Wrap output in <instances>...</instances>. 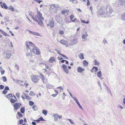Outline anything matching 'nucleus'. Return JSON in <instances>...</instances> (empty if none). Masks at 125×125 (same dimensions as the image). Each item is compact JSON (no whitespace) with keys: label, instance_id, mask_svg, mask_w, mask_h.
<instances>
[{"label":"nucleus","instance_id":"7","mask_svg":"<svg viewBox=\"0 0 125 125\" xmlns=\"http://www.w3.org/2000/svg\"><path fill=\"white\" fill-rule=\"evenodd\" d=\"M106 11V9H103L102 8H100L98 11V17H99V15H104Z\"/></svg>","mask_w":125,"mask_h":125},{"label":"nucleus","instance_id":"37","mask_svg":"<svg viewBox=\"0 0 125 125\" xmlns=\"http://www.w3.org/2000/svg\"><path fill=\"white\" fill-rule=\"evenodd\" d=\"M1 33L3 34L5 36H9V35L3 31H2Z\"/></svg>","mask_w":125,"mask_h":125},{"label":"nucleus","instance_id":"58","mask_svg":"<svg viewBox=\"0 0 125 125\" xmlns=\"http://www.w3.org/2000/svg\"><path fill=\"white\" fill-rule=\"evenodd\" d=\"M4 87V86L2 85H0V89L1 90L3 89Z\"/></svg>","mask_w":125,"mask_h":125},{"label":"nucleus","instance_id":"26","mask_svg":"<svg viewBox=\"0 0 125 125\" xmlns=\"http://www.w3.org/2000/svg\"><path fill=\"white\" fill-rule=\"evenodd\" d=\"M59 8V6L57 4L55 5V7H54V10H53L54 11H56L58 10Z\"/></svg>","mask_w":125,"mask_h":125},{"label":"nucleus","instance_id":"56","mask_svg":"<svg viewBox=\"0 0 125 125\" xmlns=\"http://www.w3.org/2000/svg\"><path fill=\"white\" fill-rule=\"evenodd\" d=\"M59 88L61 90H63V88H62V86L58 87L57 88V89Z\"/></svg>","mask_w":125,"mask_h":125},{"label":"nucleus","instance_id":"22","mask_svg":"<svg viewBox=\"0 0 125 125\" xmlns=\"http://www.w3.org/2000/svg\"><path fill=\"white\" fill-rule=\"evenodd\" d=\"M2 5H1V6L2 8H3L4 7L5 9H8V7L5 3H3Z\"/></svg>","mask_w":125,"mask_h":125},{"label":"nucleus","instance_id":"46","mask_svg":"<svg viewBox=\"0 0 125 125\" xmlns=\"http://www.w3.org/2000/svg\"><path fill=\"white\" fill-rule=\"evenodd\" d=\"M0 71L1 72V75H3V74H4L5 72V71L3 69L1 70Z\"/></svg>","mask_w":125,"mask_h":125},{"label":"nucleus","instance_id":"49","mask_svg":"<svg viewBox=\"0 0 125 125\" xmlns=\"http://www.w3.org/2000/svg\"><path fill=\"white\" fill-rule=\"evenodd\" d=\"M15 68L17 70L19 71V68L18 66L17 65V64H15Z\"/></svg>","mask_w":125,"mask_h":125},{"label":"nucleus","instance_id":"34","mask_svg":"<svg viewBox=\"0 0 125 125\" xmlns=\"http://www.w3.org/2000/svg\"><path fill=\"white\" fill-rule=\"evenodd\" d=\"M6 97L7 98H9L10 97L12 98L13 97V96L11 94H10L6 95Z\"/></svg>","mask_w":125,"mask_h":125},{"label":"nucleus","instance_id":"30","mask_svg":"<svg viewBox=\"0 0 125 125\" xmlns=\"http://www.w3.org/2000/svg\"><path fill=\"white\" fill-rule=\"evenodd\" d=\"M68 11L67 10H62L61 12L63 14H64L68 13Z\"/></svg>","mask_w":125,"mask_h":125},{"label":"nucleus","instance_id":"6","mask_svg":"<svg viewBox=\"0 0 125 125\" xmlns=\"http://www.w3.org/2000/svg\"><path fill=\"white\" fill-rule=\"evenodd\" d=\"M47 24L48 26H49L51 28H52L54 26V21L52 18H50L48 23Z\"/></svg>","mask_w":125,"mask_h":125},{"label":"nucleus","instance_id":"28","mask_svg":"<svg viewBox=\"0 0 125 125\" xmlns=\"http://www.w3.org/2000/svg\"><path fill=\"white\" fill-rule=\"evenodd\" d=\"M27 95L26 94H25L24 93H22V94L21 95V97L24 100L25 99V97H26Z\"/></svg>","mask_w":125,"mask_h":125},{"label":"nucleus","instance_id":"16","mask_svg":"<svg viewBox=\"0 0 125 125\" xmlns=\"http://www.w3.org/2000/svg\"><path fill=\"white\" fill-rule=\"evenodd\" d=\"M52 116L54 117V120L55 121H57L58 120V115L57 114H53Z\"/></svg>","mask_w":125,"mask_h":125},{"label":"nucleus","instance_id":"9","mask_svg":"<svg viewBox=\"0 0 125 125\" xmlns=\"http://www.w3.org/2000/svg\"><path fill=\"white\" fill-rule=\"evenodd\" d=\"M62 68L64 71L67 74L68 73L69 71L67 68V66L65 64H63L62 66Z\"/></svg>","mask_w":125,"mask_h":125},{"label":"nucleus","instance_id":"14","mask_svg":"<svg viewBox=\"0 0 125 125\" xmlns=\"http://www.w3.org/2000/svg\"><path fill=\"white\" fill-rule=\"evenodd\" d=\"M84 70V69L81 67H79L77 68V71L78 73H81Z\"/></svg>","mask_w":125,"mask_h":125},{"label":"nucleus","instance_id":"1","mask_svg":"<svg viewBox=\"0 0 125 125\" xmlns=\"http://www.w3.org/2000/svg\"><path fill=\"white\" fill-rule=\"evenodd\" d=\"M37 15L35 16V17H34V14L33 12L30 11L29 13V15L34 21L36 22H38V24L41 27H43L44 25L42 20H43L44 18L42 16V14L38 10L37 12Z\"/></svg>","mask_w":125,"mask_h":125},{"label":"nucleus","instance_id":"20","mask_svg":"<svg viewBox=\"0 0 125 125\" xmlns=\"http://www.w3.org/2000/svg\"><path fill=\"white\" fill-rule=\"evenodd\" d=\"M55 61V59L53 57H52L49 59V62H50L53 63V62H54Z\"/></svg>","mask_w":125,"mask_h":125},{"label":"nucleus","instance_id":"32","mask_svg":"<svg viewBox=\"0 0 125 125\" xmlns=\"http://www.w3.org/2000/svg\"><path fill=\"white\" fill-rule=\"evenodd\" d=\"M55 5L53 4L51 5L50 7V9L52 10H54V8L55 7Z\"/></svg>","mask_w":125,"mask_h":125},{"label":"nucleus","instance_id":"61","mask_svg":"<svg viewBox=\"0 0 125 125\" xmlns=\"http://www.w3.org/2000/svg\"><path fill=\"white\" fill-rule=\"evenodd\" d=\"M39 119L40 120V121L41 120L42 121H44V120L42 116H41L40 118H39Z\"/></svg>","mask_w":125,"mask_h":125},{"label":"nucleus","instance_id":"24","mask_svg":"<svg viewBox=\"0 0 125 125\" xmlns=\"http://www.w3.org/2000/svg\"><path fill=\"white\" fill-rule=\"evenodd\" d=\"M83 65L84 66H87L88 65V63L86 60H84L83 62Z\"/></svg>","mask_w":125,"mask_h":125},{"label":"nucleus","instance_id":"52","mask_svg":"<svg viewBox=\"0 0 125 125\" xmlns=\"http://www.w3.org/2000/svg\"><path fill=\"white\" fill-rule=\"evenodd\" d=\"M7 92L4 89L2 91L3 94H6Z\"/></svg>","mask_w":125,"mask_h":125},{"label":"nucleus","instance_id":"48","mask_svg":"<svg viewBox=\"0 0 125 125\" xmlns=\"http://www.w3.org/2000/svg\"><path fill=\"white\" fill-rule=\"evenodd\" d=\"M73 98L74 100L76 102V103H77V102H78V100L76 98V97H73Z\"/></svg>","mask_w":125,"mask_h":125},{"label":"nucleus","instance_id":"60","mask_svg":"<svg viewBox=\"0 0 125 125\" xmlns=\"http://www.w3.org/2000/svg\"><path fill=\"white\" fill-rule=\"evenodd\" d=\"M4 89L6 90H8L9 89V88L8 86H6Z\"/></svg>","mask_w":125,"mask_h":125},{"label":"nucleus","instance_id":"43","mask_svg":"<svg viewBox=\"0 0 125 125\" xmlns=\"http://www.w3.org/2000/svg\"><path fill=\"white\" fill-rule=\"evenodd\" d=\"M29 105L31 106L33 105L34 104V102L31 101H29Z\"/></svg>","mask_w":125,"mask_h":125},{"label":"nucleus","instance_id":"27","mask_svg":"<svg viewBox=\"0 0 125 125\" xmlns=\"http://www.w3.org/2000/svg\"><path fill=\"white\" fill-rule=\"evenodd\" d=\"M94 64L95 65H99L100 64V63L97 60H94Z\"/></svg>","mask_w":125,"mask_h":125},{"label":"nucleus","instance_id":"35","mask_svg":"<svg viewBox=\"0 0 125 125\" xmlns=\"http://www.w3.org/2000/svg\"><path fill=\"white\" fill-rule=\"evenodd\" d=\"M21 112L22 113H23L25 112V108L24 107H21L20 109Z\"/></svg>","mask_w":125,"mask_h":125},{"label":"nucleus","instance_id":"57","mask_svg":"<svg viewBox=\"0 0 125 125\" xmlns=\"http://www.w3.org/2000/svg\"><path fill=\"white\" fill-rule=\"evenodd\" d=\"M17 114L20 116L21 117L22 116V115L20 112H18L17 113Z\"/></svg>","mask_w":125,"mask_h":125},{"label":"nucleus","instance_id":"5","mask_svg":"<svg viewBox=\"0 0 125 125\" xmlns=\"http://www.w3.org/2000/svg\"><path fill=\"white\" fill-rule=\"evenodd\" d=\"M107 12L106 13L108 16L111 17L112 16L111 13L113 11L112 8L108 6L107 9Z\"/></svg>","mask_w":125,"mask_h":125},{"label":"nucleus","instance_id":"31","mask_svg":"<svg viewBox=\"0 0 125 125\" xmlns=\"http://www.w3.org/2000/svg\"><path fill=\"white\" fill-rule=\"evenodd\" d=\"M17 101V100H16L14 99H13L11 98L10 99V102L12 103H14Z\"/></svg>","mask_w":125,"mask_h":125},{"label":"nucleus","instance_id":"36","mask_svg":"<svg viewBox=\"0 0 125 125\" xmlns=\"http://www.w3.org/2000/svg\"><path fill=\"white\" fill-rule=\"evenodd\" d=\"M8 9L11 10L12 11H14V8L11 6H10V7H9L8 8Z\"/></svg>","mask_w":125,"mask_h":125},{"label":"nucleus","instance_id":"39","mask_svg":"<svg viewBox=\"0 0 125 125\" xmlns=\"http://www.w3.org/2000/svg\"><path fill=\"white\" fill-rule=\"evenodd\" d=\"M32 109L34 110V111H36L37 109V108L36 105H34L32 107Z\"/></svg>","mask_w":125,"mask_h":125},{"label":"nucleus","instance_id":"3","mask_svg":"<svg viewBox=\"0 0 125 125\" xmlns=\"http://www.w3.org/2000/svg\"><path fill=\"white\" fill-rule=\"evenodd\" d=\"M30 42V45L31 46V49H32V51L36 55L39 54L40 53V50L35 44L32 43L31 42Z\"/></svg>","mask_w":125,"mask_h":125},{"label":"nucleus","instance_id":"54","mask_svg":"<svg viewBox=\"0 0 125 125\" xmlns=\"http://www.w3.org/2000/svg\"><path fill=\"white\" fill-rule=\"evenodd\" d=\"M26 98L28 100H30L31 99V98L29 96L27 95L26 97Z\"/></svg>","mask_w":125,"mask_h":125},{"label":"nucleus","instance_id":"42","mask_svg":"<svg viewBox=\"0 0 125 125\" xmlns=\"http://www.w3.org/2000/svg\"><path fill=\"white\" fill-rule=\"evenodd\" d=\"M59 33L61 35H63L64 33V31H63L61 30L59 31Z\"/></svg>","mask_w":125,"mask_h":125},{"label":"nucleus","instance_id":"64","mask_svg":"<svg viewBox=\"0 0 125 125\" xmlns=\"http://www.w3.org/2000/svg\"><path fill=\"white\" fill-rule=\"evenodd\" d=\"M80 20L82 23H85V21L84 20H83L81 19H80Z\"/></svg>","mask_w":125,"mask_h":125},{"label":"nucleus","instance_id":"10","mask_svg":"<svg viewBox=\"0 0 125 125\" xmlns=\"http://www.w3.org/2000/svg\"><path fill=\"white\" fill-rule=\"evenodd\" d=\"M27 31H28L29 33H31L33 35L38 36H39L40 37L41 36V34L38 32H37L34 31H31L28 30H27Z\"/></svg>","mask_w":125,"mask_h":125},{"label":"nucleus","instance_id":"62","mask_svg":"<svg viewBox=\"0 0 125 125\" xmlns=\"http://www.w3.org/2000/svg\"><path fill=\"white\" fill-rule=\"evenodd\" d=\"M61 56H62L64 58V59H67L68 58V57L66 56L63 54H62Z\"/></svg>","mask_w":125,"mask_h":125},{"label":"nucleus","instance_id":"12","mask_svg":"<svg viewBox=\"0 0 125 125\" xmlns=\"http://www.w3.org/2000/svg\"><path fill=\"white\" fill-rule=\"evenodd\" d=\"M60 43L62 44L65 45L66 47L68 46V43L66 40H62L60 41Z\"/></svg>","mask_w":125,"mask_h":125},{"label":"nucleus","instance_id":"44","mask_svg":"<svg viewBox=\"0 0 125 125\" xmlns=\"http://www.w3.org/2000/svg\"><path fill=\"white\" fill-rule=\"evenodd\" d=\"M3 81L4 82H6L7 81V78L5 76H3L2 77Z\"/></svg>","mask_w":125,"mask_h":125},{"label":"nucleus","instance_id":"23","mask_svg":"<svg viewBox=\"0 0 125 125\" xmlns=\"http://www.w3.org/2000/svg\"><path fill=\"white\" fill-rule=\"evenodd\" d=\"M121 19L124 21H125V13H123L121 16Z\"/></svg>","mask_w":125,"mask_h":125},{"label":"nucleus","instance_id":"2","mask_svg":"<svg viewBox=\"0 0 125 125\" xmlns=\"http://www.w3.org/2000/svg\"><path fill=\"white\" fill-rule=\"evenodd\" d=\"M26 46V55L27 56H31L32 55L31 50V46L30 45V42H25Z\"/></svg>","mask_w":125,"mask_h":125},{"label":"nucleus","instance_id":"38","mask_svg":"<svg viewBox=\"0 0 125 125\" xmlns=\"http://www.w3.org/2000/svg\"><path fill=\"white\" fill-rule=\"evenodd\" d=\"M35 94L32 91H31L29 94V95L31 96H34Z\"/></svg>","mask_w":125,"mask_h":125},{"label":"nucleus","instance_id":"59","mask_svg":"<svg viewBox=\"0 0 125 125\" xmlns=\"http://www.w3.org/2000/svg\"><path fill=\"white\" fill-rule=\"evenodd\" d=\"M117 107L118 108H120L122 109L123 108V107L120 105H118Z\"/></svg>","mask_w":125,"mask_h":125},{"label":"nucleus","instance_id":"47","mask_svg":"<svg viewBox=\"0 0 125 125\" xmlns=\"http://www.w3.org/2000/svg\"><path fill=\"white\" fill-rule=\"evenodd\" d=\"M73 98L74 100L76 102V103H77V102H78V100L76 98V97H73Z\"/></svg>","mask_w":125,"mask_h":125},{"label":"nucleus","instance_id":"8","mask_svg":"<svg viewBox=\"0 0 125 125\" xmlns=\"http://www.w3.org/2000/svg\"><path fill=\"white\" fill-rule=\"evenodd\" d=\"M88 36V34L87 32L86 31H85L84 32L82 35V38L83 39V41L86 40L87 39Z\"/></svg>","mask_w":125,"mask_h":125},{"label":"nucleus","instance_id":"19","mask_svg":"<svg viewBox=\"0 0 125 125\" xmlns=\"http://www.w3.org/2000/svg\"><path fill=\"white\" fill-rule=\"evenodd\" d=\"M70 20L72 21V22H74L76 20L75 18L74 19H73L74 17V16L73 15H71L70 16Z\"/></svg>","mask_w":125,"mask_h":125},{"label":"nucleus","instance_id":"13","mask_svg":"<svg viewBox=\"0 0 125 125\" xmlns=\"http://www.w3.org/2000/svg\"><path fill=\"white\" fill-rule=\"evenodd\" d=\"M40 77L41 78L43 82L45 83H46L47 82V80L44 77V76L42 74H41Z\"/></svg>","mask_w":125,"mask_h":125},{"label":"nucleus","instance_id":"45","mask_svg":"<svg viewBox=\"0 0 125 125\" xmlns=\"http://www.w3.org/2000/svg\"><path fill=\"white\" fill-rule=\"evenodd\" d=\"M68 120L70 121V123L72 124H75L74 123V122L73 121V120H71L70 119H68Z\"/></svg>","mask_w":125,"mask_h":125},{"label":"nucleus","instance_id":"51","mask_svg":"<svg viewBox=\"0 0 125 125\" xmlns=\"http://www.w3.org/2000/svg\"><path fill=\"white\" fill-rule=\"evenodd\" d=\"M43 65H44V66H45L46 67V69H45V71H47V70H46L47 69H48L49 68L48 67V66L46 65L45 64H43Z\"/></svg>","mask_w":125,"mask_h":125},{"label":"nucleus","instance_id":"25","mask_svg":"<svg viewBox=\"0 0 125 125\" xmlns=\"http://www.w3.org/2000/svg\"><path fill=\"white\" fill-rule=\"evenodd\" d=\"M53 86L50 84H48L46 85V86L47 88L48 89H52V88Z\"/></svg>","mask_w":125,"mask_h":125},{"label":"nucleus","instance_id":"17","mask_svg":"<svg viewBox=\"0 0 125 125\" xmlns=\"http://www.w3.org/2000/svg\"><path fill=\"white\" fill-rule=\"evenodd\" d=\"M97 76L98 77L100 78L101 79H102L103 78L102 77V72L101 71L98 72L97 73Z\"/></svg>","mask_w":125,"mask_h":125},{"label":"nucleus","instance_id":"53","mask_svg":"<svg viewBox=\"0 0 125 125\" xmlns=\"http://www.w3.org/2000/svg\"><path fill=\"white\" fill-rule=\"evenodd\" d=\"M103 42L105 44L107 43V42L105 39H104L103 40Z\"/></svg>","mask_w":125,"mask_h":125},{"label":"nucleus","instance_id":"63","mask_svg":"<svg viewBox=\"0 0 125 125\" xmlns=\"http://www.w3.org/2000/svg\"><path fill=\"white\" fill-rule=\"evenodd\" d=\"M23 122V120L22 119H21L19 121V123L20 124H21Z\"/></svg>","mask_w":125,"mask_h":125},{"label":"nucleus","instance_id":"15","mask_svg":"<svg viewBox=\"0 0 125 125\" xmlns=\"http://www.w3.org/2000/svg\"><path fill=\"white\" fill-rule=\"evenodd\" d=\"M78 42L76 38H74V39L72 40L71 42V45H73L76 44Z\"/></svg>","mask_w":125,"mask_h":125},{"label":"nucleus","instance_id":"33","mask_svg":"<svg viewBox=\"0 0 125 125\" xmlns=\"http://www.w3.org/2000/svg\"><path fill=\"white\" fill-rule=\"evenodd\" d=\"M42 112V113L45 115H46L47 113V111L44 110H43Z\"/></svg>","mask_w":125,"mask_h":125},{"label":"nucleus","instance_id":"55","mask_svg":"<svg viewBox=\"0 0 125 125\" xmlns=\"http://www.w3.org/2000/svg\"><path fill=\"white\" fill-rule=\"evenodd\" d=\"M36 2L39 3H40L42 1V0H34Z\"/></svg>","mask_w":125,"mask_h":125},{"label":"nucleus","instance_id":"41","mask_svg":"<svg viewBox=\"0 0 125 125\" xmlns=\"http://www.w3.org/2000/svg\"><path fill=\"white\" fill-rule=\"evenodd\" d=\"M121 5H123L125 4V0H120Z\"/></svg>","mask_w":125,"mask_h":125},{"label":"nucleus","instance_id":"11","mask_svg":"<svg viewBox=\"0 0 125 125\" xmlns=\"http://www.w3.org/2000/svg\"><path fill=\"white\" fill-rule=\"evenodd\" d=\"M21 105V104L16 103L13 105V107L14 108L15 110H17L18 109H19Z\"/></svg>","mask_w":125,"mask_h":125},{"label":"nucleus","instance_id":"29","mask_svg":"<svg viewBox=\"0 0 125 125\" xmlns=\"http://www.w3.org/2000/svg\"><path fill=\"white\" fill-rule=\"evenodd\" d=\"M106 89L108 93H110L111 96H112V94L111 93L110 90L108 88V87H106Z\"/></svg>","mask_w":125,"mask_h":125},{"label":"nucleus","instance_id":"40","mask_svg":"<svg viewBox=\"0 0 125 125\" xmlns=\"http://www.w3.org/2000/svg\"><path fill=\"white\" fill-rule=\"evenodd\" d=\"M11 54H7L6 55V57L7 58H9L11 56Z\"/></svg>","mask_w":125,"mask_h":125},{"label":"nucleus","instance_id":"21","mask_svg":"<svg viewBox=\"0 0 125 125\" xmlns=\"http://www.w3.org/2000/svg\"><path fill=\"white\" fill-rule=\"evenodd\" d=\"M98 70V68L97 67H94L91 70V72H93L95 71L96 72Z\"/></svg>","mask_w":125,"mask_h":125},{"label":"nucleus","instance_id":"4","mask_svg":"<svg viewBox=\"0 0 125 125\" xmlns=\"http://www.w3.org/2000/svg\"><path fill=\"white\" fill-rule=\"evenodd\" d=\"M31 78L32 82L34 83H37L39 80L38 76L36 75H32Z\"/></svg>","mask_w":125,"mask_h":125},{"label":"nucleus","instance_id":"18","mask_svg":"<svg viewBox=\"0 0 125 125\" xmlns=\"http://www.w3.org/2000/svg\"><path fill=\"white\" fill-rule=\"evenodd\" d=\"M79 58L81 60L84 59V55L83 53H81L78 55Z\"/></svg>","mask_w":125,"mask_h":125},{"label":"nucleus","instance_id":"50","mask_svg":"<svg viewBox=\"0 0 125 125\" xmlns=\"http://www.w3.org/2000/svg\"><path fill=\"white\" fill-rule=\"evenodd\" d=\"M16 95L17 96V98H19L20 96V93L18 92L16 93Z\"/></svg>","mask_w":125,"mask_h":125}]
</instances>
